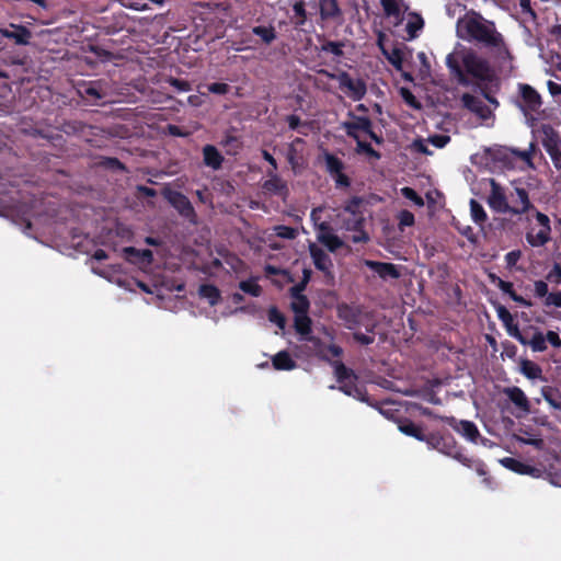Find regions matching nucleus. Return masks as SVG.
Here are the masks:
<instances>
[{"label":"nucleus","instance_id":"5fc2aeb1","mask_svg":"<svg viewBox=\"0 0 561 561\" xmlns=\"http://www.w3.org/2000/svg\"><path fill=\"white\" fill-rule=\"evenodd\" d=\"M121 4L127 9L136 11H145L149 9L145 0H121Z\"/></svg>","mask_w":561,"mask_h":561},{"label":"nucleus","instance_id":"e433bc0d","mask_svg":"<svg viewBox=\"0 0 561 561\" xmlns=\"http://www.w3.org/2000/svg\"><path fill=\"white\" fill-rule=\"evenodd\" d=\"M252 33L254 35L259 36L262 39V42L267 44V45L276 39V32H275V28L272 25H270V26H263V25L254 26L252 28Z\"/></svg>","mask_w":561,"mask_h":561},{"label":"nucleus","instance_id":"6e6d98bb","mask_svg":"<svg viewBox=\"0 0 561 561\" xmlns=\"http://www.w3.org/2000/svg\"><path fill=\"white\" fill-rule=\"evenodd\" d=\"M534 291L536 297L545 299L551 294L549 293L548 284L541 279L534 283Z\"/></svg>","mask_w":561,"mask_h":561},{"label":"nucleus","instance_id":"0eeeda50","mask_svg":"<svg viewBox=\"0 0 561 561\" xmlns=\"http://www.w3.org/2000/svg\"><path fill=\"white\" fill-rule=\"evenodd\" d=\"M337 80L340 83V88L348 90L350 96L354 101H360L365 96L367 88L363 79L355 80L351 77L348 72L342 71L337 76Z\"/></svg>","mask_w":561,"mask_h":561},{"label":"nucleus","instance_id":"72a5a7b5","mask_svg":"<svg viewBox=\"0 0 561 561\" xmlns=\"http://www.w3.org/2000/svg\"><path fill=\"white\" fill-rule=\"evenodd\" d=\"M80 93L82 98L92 101H99L104 98V93L98 81L90 82L88 85L83 88V90Z\"/></svg>","mask_w":561,"mask_h":561},{"label":"nucleus","instance_id":"3c124183","mask_svg":"<svg viewBox=\"0 0 561 561\" xmlns=\"http://www.w3.org/2000/svg\"><path fill=\"white\" fill-rule=\"evenodd\" d=\"M401 194L403 195V197H405L407 199L413 202L417 206H423L424 205L423 198L412 187H409V186L402 187L401 188Z\"/></svg>","mask_w":561,"mask_h":561},{"label":"nucleus","instance_id":"09e8293b","mask_svg":"<svg viewBox=\"0 0 561 561\" xmlns=\"http://www.w3.org/2000/svg\"><path fill=\"white\" fill-rule=\"evenodd\" d=\"M165 83L171 85L176 92H188L191 91L192 87L191 83L183 79H178L173 77H168L165 79Z\"/></svg>","mask_w":561,"mask_h":561},{"label":"nucleus","instance_id":"473e14b6","mask_svg":"<svg viewBox=\"0 0 561 561\" xmlns=\"http://www.w3.org/2000/svg\"><path fill=\"white\" fill-rule=\"evenodd\" d=\"M520 371L528 379H537L542 377L541 367L529 359H522L520 362Z\"/></svg>","mask_w":561,"mask_h":561},{"label":"nucleus","instance_id":"774afa93","mask_svg":"<svg viewBox=\"0 0 561 561\" xmlns=\"http://www.w3.org/2000/svg\"><path fill=\"white\" fill-rule=\"evenodd\" d=\"M430 141L436 148H444L450 141V137L448 135H434L430 138Z\"/></svg>","mask_w":561,"mask_h":561},{"label":"nucleus","instance_id":"4c0bfd02","mask_svg":"<svg viewBox=\"0 0 561 561\" xmlns=\"http://www.w3.org/2000/svg\"><path fill=\"white\" fill-rule=\"evenodd\" d=\"M325 168L330 175L344 171V162L336 156L327 152L324 154Z\"/></svg>","mask_w":561,"mask_h":561},{"label":"nucleus","instance_id":"6ab92c4d","mask_svg":"<svg viewBox=\"0 0 561 561\" xmlns=\"http://www.w3.org/2000/svg\"><path fill=\"white\" fill-rule=\"evenodd\" d=\"M363 199L358 196H353L344 206V210L354 216L352 224H347V229L357 230L363 227L364 218L359 210Z\"/></svg>","mask_w":561,"mask_h":561},{"label":"nucleus","instance_id":"f8f14e48","mask_svg":"<svg viewBox=\"0 0 561 561\" xmlns=\"http://www.w3.org/2000/svg\"><path fill=\"white\" fill-rule=\"evenodd\" d=\"M0 35L13 41L16 45H28L32 38V32L21 24H10V28H0Z\"/></svg>","mask_w":561,"mask_h":561},{"label":"nucleus","instance_id":"2eb2a0df","mask_svg":"<svg viewBox=\"0 0 561 561\" xmlns=\"http://www.w3.org/2000/svg\"><path fill=\"white\" fill-rule=\"evenodd\" d=\"M319 242L325 245L330 252H335L344 247L343 240L332 232V228L328 222H322L319 226Z\"/></svg>","mask_w":561,"mask_h":561},{"label":"nucleus","instance_id":"9d476101","mask_svg":"<svg viewBox=\"0 0 561 561\" xmlns=\"http://www.w3.org/2000/svg\"><path fill=\"white\" fill-rule=\"evenodd\" d=\"M519 92L524 103L522 106L524 114L527 116L529 112H538L542 105L540 94L526 83L519 84Z\"/></svg>","mask_w":561,"mask_h":561},{"label":"nucleus","instance_id":"39448f33","mask_svg":"<svg viewBox=\"0 0 561 561\" xmlns=\"http://www.w3.org/2000/svg\"><path fill=\"white\" fill-rule=\"evenodd\" d=\"M425 443L430 448L436 449L468 468L474 467L480 476L485 474L484 463L481 460H473L466 456L451 434L440 432L428 433Z\"/></svg>","mask_w":561,"mask_h":561},{"label":"nucleus","instance_id":"680f3d73","mask_svg":"<svg viewBox=\"0 0 561 561\" xmlns=\"http://www.w3.org/2000/svg\"><path fill=\"white\" fill-rule=\"evenodd\" d=\"M522 256V252L519 250H513V251H510L505 254V262H506V266L512 268L514 267L517 262L519 261Z\"/></svg>","mask_w":561,"mask_h":561},{"label":"nucleus","instance_id":"bb28decb","mask_svg":"<svg viewBox=\"0 0 561 561\" xmlns=\"http://www.w3.org/2000/svg\"><path fill=\"white\" fill-rule=\"evenodd\" d=\"M272 364L276 370H293L297 364L287 351H280L272 357Z\"/></svg>","mask_w":561,"mask_h":561},{"label":"nucleus","instance_id":"1a4fd4ad","mask_svg":"<svg viewBox=\"0 0 561 561\" xmlns=\"http://www.w3.org/2000/svg\"><path fill=\"white\" fill-rule=\"evenodd\" d=\"M336 313L340 320L344 322V325L348 330H354L360 324L362 308L358 306H352L348 304H340L336 308Z\"/></svg>","mask_w":561,"mask_h":561},{"label":"nucleus","instance_id":"7ed1b4c3","mask_svg":"<svg viewBox=\"0 0 561 561\" xmlns=\"http://www.w3.org/2000/svg\"><path fill=\"white\" fill-rule=\"evenodd\" d=\"M459 38L476 43L499 54H508L503 35L496 30L493 21L485 20L481 14L472 12L457 22Z\"/></svg>","mask_w":561,"mask_h":561},{"label":"nucleus","instance_id":"f257e3e1","mask_svg":"<svg viewBox=\"0 0 561 561\" xmlns=\"http://www.w3.org/2000/svg\"><path fill=\"white\" fill-rule=\"evenodd\" d=\"M446 66L460 85H470V79H472L478 88L491 83L495 84V89H500L496 70L486 58L480 56L473 49L462 51L460 60L455 54H448Z\"/></svg>","mask_w":561,"mask_h":561},{"label":"nucleus","instance_id":"2f4dec72","mask_svg":"<svg viewBox=\"0 0 561 561\" xmlns=\"http://www.w3.org/2000/svg\"><path fill=\"white\" fill-rule=\"evenodd\" d=\"M199 296L207 299L210 306H216L220 301V290L213 284H203L198 289Z\"/></svg>","mask_w":561,"mask_h":561},{"label":"nucleus","instance_id":"412c9836","mask_svg":"<svg viewBox=\"0 0 561 561\" xmlns=\"http://www.w3.org/2000/svg\"><path fill=\"white\" fill-rule=\"evenodd\" d=\"M503 393L510 399V401L518 408L520 411L528 413L530 411V403L525 392L518 387L504 388Z\"/></svg>","mask_w":561,"mask_h":561},{"label":"nucleus","instance_id":"69168bd1","mask_svg":"<svg viewBox=\"0 0 561 561\" xmlns=\"http://www.w3.org/2000/svg\"><path fill=\"white\" fill-rule=\"evenodd\" d=\"M102 165L113 169V170H125V165L117 158H104L102 161Z\"/></svg>","mask_w":561,"mask_h":561},{"label":"nucleus","instance_id":"ea45409f","mask_svg":"<svg viewBox=\"0 0 561 561\" xmlns=\"http://www.w3.org/2000/svg\"><path fill=\"white\" fill-rule=\"evenodd\" d=\"M380 3L388 18H399L401 15L402 0H380Z\"/></svg>","mask_w":561,"mask_h":561},{"label":"nucleus","instance_id":"ddd939ff","mask_svg":"<svg viewBox=\"0 0 561 561\" xmlns=\"http://www.w3.org/2000/svg\"><path fill=\"white\" fill-rule=\"evenodd\" d=\"M266 174L270 179L263 182V191L285 198L289 193L287 183L274 171H267Z\"/></svg>","mask_w":561,"mask_h":561},{"label":"nucleus","instance_id":"9b49d317","mask_svg":"<svg viewBox=\"0 0 561 561\" xmlns=\"http://www.w3.org/2000/svg\"><path fill=\"white\" fill-rule=\"evenodd\" d=\"M461 102L465 108L474 113L481 121H488L493 117L491 108L479 98L470 93H463L461 95Z\"/></svg>","mask_w":561,"mask_h":561},{"label":"nucleus","instance_id":"cd10ccee","mask_svg":"<svg viewBox=\"0 0 561 561\" xmlns=\"http://www.w3.org/2000/svg\"><path fill=\"white\" fill-rule=\"evenodd\" d=\"M399 430L403 434L414 437L417 440L426 442L427 434L424 433L423 428L415 424L413 421L405 419L399 424Z\"/></svg>","mask_w":561,"mask_h":561},{"label":"nucleus","instance_id":"6e6552de","mask_svg":"<svg viewBox=\"0 0 561 561\" xmlns=\"http://www.w3.org/2000/svg\"><path fill=\"white\" fill-rule=\"evenodd\" d=\"M443 422L448 424L453 430L462 435L468 440L476 443L480 436L477 425L472 421L461 420L458 421L454 416L440 417Z\"/></svg>","mask_w":561,"mask_h":561},{"label":"nucleus","instance_id":"7c9ffc66","mask_svg":"<svg viewBox=\"0 0 561 561\" xmlns=\"http://www.w3.org/2000/svg\"><path fill=\"white\" fill-rule=\"evenodd\" d=\"M541 396L550 407L561 411V391L558 388L545 386L541 388Z\"/></svg>","mask_w":561,"mask_h":561},{"label":"nucleus","instance_id":"37998d69","mask_svg":"<svg viewBox=\"0 0 561 561\" xmlns=\"http://www.w3.org/2000/svg\"><path fill=\"white\" fill-rule=\"evenodd\" d=\"M305 5L306 4H305L304 0H296L293 5V11H294L295 18H296V21H295L296 26H302V25H305V23L307 21V11H306Z\"/></svg>","mask_w":561,"mask_h":561},{"label":"nucleus","instance_id":"58836bf2","mask_svg":"<svg viewBox=\"0 0 561 561\" xmlns=\"http://www.w3.org/2000/svg\"><path fill=\"white\" fill-rule=\"evenodd\" d=\"M470 213H471L472 220L477 225H483L488 219V215H486L483 206L478 201H476L473 198L470 201Z\"/></svg>","mask_w":561,"mask_h":561},{"label":"nucleus","instance_id":"4be33fe9","mask_svg":"<svg viewBox=\"0 0 561 561\" xmlns=\"http://www.w3.org/2000/svg\"><path fill=\"white\" fill-rule=\"evenodd\" d=\"M501 463L516 472V473H519V474H528V476H533V477H536L537 473L539 472V470L528 463H525L516 458H513V457H505L501 460Z\"/></svg>","mask_w":561,"mask_h":561},{"label":"nucleus","instance_id":"f3484780","mask_svg":"<svg viewBox=\"0 0 561 561\" xmlns=\"http://www.w3.org/2000/svg\"><path fill=\"white\" fill-rule=\"evenodd\" d=\"M309 252L312 257L313 264L317 270L325 273L331 274V268L333 267V263L329 254L324 252L321 248H319L317 244L311 243L309 245Z\"/></svg>","mask_w":561,"mask_h":561},{"label":"nucleus","instance_id":"de8ad7c7","mask_svg":"<svg viewBox=\"0 0 561 561\" xmlns=\"http://www.w3.org/2000/svg\"><path fill=\"white\" fill-rule=\"evenodd\" d=\"M481 95L495 107L499 106V101L494 98L493 93L497 92L495 84L488 83L479 88Z\"/></svg>","mask_w":561,"mask_h":561},{"label":"nucleus","instance_id":"a19ab883","mask_svg":"<svg viewBox=\"0 0 561 561\" xmlns=\"http://www.w3.org/2000/svg\"><path fill=\"white\" fill-rule=\"evenodd\" d=\"M413 20H410L407 23V32L409 34V38H415L417 36V33L423 28L424 26V20L422 16L417 13H414L412 15Z\"/></svg>","mask_w":561,"mask_h":561},{"label":"nucleus","instance_id":"13d9d810","mask_svg":"<svg viewBox=\"0 0 561 561\" xmlns=\"http://www.w3.org/2000/svg\"><path fill=\"white\" fill-rule=\"evenodd\" d=\"M496 313H497V317L499 319L505 324V325H510L512 324L513 322V316L512 313L508 311V309L503 306V305H499L496 307Z\"/></svg>","mask_w":561,"mask_h":561},{"label":"nucleus","instance_id":"a211bd4d","mask_svg":"<svg viewBox=\"0 0 561 561\" xmlns=\"http://www.w3.org/2000/svg\"><path fill=\"white\" fill-rule=\"evenodd\" d=\"M366 265L378 274V276L382 279L393 278L397 279L401 276V273L397 265L388 262H378V261H366Z\"/></svg>","mask_w":561,"mask_h":561},{"label":"nucleus","instance_id":"a18cd8bd","mask_svg":"<svg viewBox=\"0 0 561 561\" xmlns=\"http://www.w3.org/2000/svg\"><path fill=\"white\" fill-rule=\"evenodd\" d=\"M268 321L276 324L280 330L285 329L286 318L277 307L272 306L267 312Z\"/></svg>","mask_w":561,"mask_h":561},{"label":"nucleus","instance_id":"79ce46f5","mask_svg":"<svg viewBox=\"0 0 561 561\" xmlns=\"http://www.w3.org/2000/svg\"><path fill=\"white\" fill-rule=\"evenodd\" d=\"M293 301L290 304L291 310L295 314L308 313L310 308V301L307 296H298L291 297Z\"/></svg>","mask_w":561,"mask_h":561},{"label":"nucleus","instance_id":"8fccbe9b","mask_svg":"<svg viewBox=\"0 0 561 561\" xmlns=\"http://www.w3.org/2000/svg\"><path fill=\"white\" fill-rule=\"evenodd\" d=\"M274 231L277 237L283 239H295L297 236V230L293 227L285 226V225H278L274 227Z\"/></svg>","mask_w":561,"mask_h":561},{"label":"nucleus","instance_id":"f704fd0d","mask_svg":"<svg viewBox=\"0 0 561 561\" xmlns=\"http://www.w3.org/2000/svg\"><path fill=\"white\" fill-rule=\"evenodd\" d=\"M551 230L540 229L536 234L527 232L526 240L531 247H542L550 241Z\"/></svg>","mask_w":561,"mask_h":561},{"label":"nucleus","instance_id":"e2e57ef3","mask_svg":"<svg viewBox=\"0 0 561 561\" xmlns=\"http://www.w3.org/2000/svg\"><path fill=\"white\" fill-rule=\"evenodd\" d=\"M399 225L410 227L414 225V215L409 210H402L399 214Z\"/></svg>","mask_w":561,"mask_h":561},{"label":"nucleus","instance_id":"4d7b16f0","mask_svg":"<svg viewBox=\"0 0 561 561\" xmlns=\"http://www.w3.org/2000/svg\"><path fill=\"white\" fill-rule=\"evenodd\" d=\"M546 279L550 283L561 284V265L554 263L552 268L547 273Z\"/></svg>","mask_w":561,"mask_h":561},{"label":"nucleus","instance_id":"c03bdc74","mask_svg":"<svg viewBox=\"0 0 561 561\" xmlns=\"http://www.w3.org/2000/svg\"><path fill=\"white\" fill-rule=\"evenodd\" d=\"M239 288L253 297H259L262 294V287L252 279L241 280L239 283Z\"/></svg>","mask_w":561,"mask_h":561},{"label":"nucleus","instance_id":"bf43d9fd","mask_svg":"<svg viewBox=\"0 0 561 561\" xmlns=\"http://www.w3.org/2000/svg\"><path fill=\"white\" fill-rule=\"evenodd\" d=\"M507 328V332L511 336H513L514 339H516L520 344L522 343H525V337L527 335L528 332H522L519 329H518V325L517 324H514L512 322V324L510 325H505Z\"/></svg>","mask_w":561,"mask_h":561},{"label":"nucleus","instance_id":"5701e85b","mask_svg":"<svg viewBox=\"0 0 561 561\" xmlns=\"http://www.w3.org/2000/svg\"><path fill=\"white\" fill-rule=\"evenodd\" d=\"M127 260L134 264L150 265L153 262V253L149 249L138 250L134 247L125 248L124 250Z\"/></svg>","mask_w":561,"mask_h":561},{"label":"nucleus","instance_id":"49530a36","mask_svg":"<svg viewBox=\"0 0 561 561\" xmlns=\"http://www.w3.org/2000/svg\"><path fill=\"white\" fill-rule=\"evenodd\" d=\"M344 46L345 45L343 42L327 41L324 44H322L321 50L324 53H330L335 57H342L344 55Z\"/></svg>","mask_w":561,"mask_h":561},{"label":"nucleus","instance_id":"423d86ee","mask_svg":"<svg viewBox=\"0 0 561 561\" xmlns=\"http://www.w3.org/2000/svg\"><path fill=\"white\" fill-rule=\"evenodd\" d=\"M165 199L170 205L178 210V213L190 222H196L195 209L186 195L179 191L168 190L164 192Z\"/></svg>","mask_w":561,"mask_h":561},{"label":"nucleus","instance_id":"393cba45","mask_svg":"<svg viewBox=\"0 0 561 561\" xmlns=\"http://www.w3.org/2000/svg\"><path fill=\"white\" fill-rule=\"evenodd\" d=\"M529 330L533 331L531 336L529 337L527 334L525 343L522 344L530 346L533 352H545L547 350L546 335L538 328L529 327Z\"/></svg>","mask_w":561,"mask_h":561},{"label":"nucleus","instance_id":"c756f323","mask_svg":"<svg viewBox=\"0 0 561 561\" xmlns=\"http://www.w3.org/2000/svg\"><path fill=\"white\" fill-rule=\"evenodd\" d=\"M312 321L308 313L295 314L294 319V328L298 334L304 336L305 339L311 335L312 331Z\"/></svg>","mask_w":561,"mask_h":561},{"label":"nucleus","instance_id":"dca6fc26","mask_svg":"<svg viewBox=\"0 0 561 561\" xmlns=\"http://www.w3.org/2000/svg\"><path fill=\"white\" fill-rule=\"evenodd\" d=\"M541 133L543 135L542 138V146L547 153L550 156H556L560 153L559 145H560V137L559 134L554 130V128L551 125H542Z\"/></svg>","mask_w":561,"mask_h":561},{"label":"nucleus","instance_id":"f03ea898","mask_svg":"<svg viewBox=\"0 0 561 561\" xmlns=\"http://www.w3.org/2000/svg\"><path fill=\"white\" fill-rule=\"evenodd\" d=\"M308 342L312 344L314 355L334 368V376L339 383L337 389L348 397H353L362 402H367V392L363 386H358V376L352 368H348L342 360H332V358H341L343 348L336 344H325L320 337L308 336Z\"/></svg>","mask_w":561,"mask_h":561},{"label":"nucleus","instance_id":"aec40b11","mask_svg":"<svg viewBox=\"0 0 561 561\" xmlns=\"http://www.w3.org/2000/svg\"><path fill=\"white\" fill-rule=\"evenodd\" d=\"M203 162L206 167L217 171L221 169L225 161L224 156L214 145H205L202 149Z\"/></svg>","mask_w":561,"mask_h":561},{"label":"nucleus","instance_id":"338daca9","mask_svg":"<svg viewBox=\"0 0 561 561\" xmlns=\"http://www.w3.org/2000/svg\"><path fill=\"white\" fill-rule=\"evenodd\" d=\"M549 343L554 348L561 347V337L556 331H548L546 334V344Z\"/></svg>","mask_w":561,"mask_h":561},{"label":"nucleus","instance_id":"c85d7f7f","mask_svg":"<svg viewBox=\"0 0 561 561\" xmlns=\"http://www.w3.org/2000/svg\"><path fill=\"white\" fill-rule=\"evenodd\" d=\"M515 194L517 198L514 201L516 204H519L520 207H513V215H523L527 213L529 209L534 208V205L529 201L528 192L523 187H516Z\"/></svg>","mask_w":561,"mask_h":561},{"label":"nucleus","instance_id":"20e7f679","mask_svg":"<svg viewBox=\"0 0 561 561\" xmlns=\"http://www.w3.org/2000/svg\"><path fill=\"white\" fill-rule=\"evenodd\" d=\"M347 116L352 118V121H345L341 123V128L345 131V134L356 141L355 151L358 154H366L369 158L375 160H379L381 154L379 151L375 150L371 145L367 141H364L359 137V131L365 133L375 144L382 145L383 137L374 131L373 121L368 116H358L355 115L352 111L347 113Z\"/></svg>","mask_w":561,"mask_h":561},{"label":"nucleus","instance_id":"a878e982","mask_svg":"<svg viewBox=\"0 0 561 561\" xmlns=\"http://www.w3.org/2000/svg\"><path fill=\"white\" fill-rule=\"evenodd\" d=\"M378 45L387 58V60L397 69L401 70L403 65V51L400 47H393L391 51H388L382 45V35L378 38Z\"/></svg>","mask_w":561,"mask_h":561},{"label":"nucleus","instance_id":"4468645a","mask_svg":"<svg viewBox=\"0 0 561 561\" xmlns=\"http://www.w3.org/2000/svg\"><path fill=\"white\" fill-rule=\"evenodd\" d=\"M488 203L490 207L497 213H508L513 215V207L508 205L505 193L494 181L492 182V191Z\"/></svg>","mask_w":561,"mask_h":561},{"label":"nucleus","instance_id":"864d4df0","mask_svg":"<svg viewBox=\"0 0 561 561\" xmlns=\"http://www.w3.org/2000/svg\"><path fill=\"white\" fill-rule=\"evenodd\" d=\"M490 278L493 283L496 282V286L504 293V294H507L510 297L512 296V293H514V285L513 283L511 282H507V280H503L502 278L495 276V275H490Z\"/></svg>","mask_w":561,"mask_h":561},{"label":"nucleus","instance_id":"0e129e2a","mask_svg":"<svg viewBox=\"0 0 561 561\" xmlns=\"http://www.w3.org/2000/svg\"><path fill=\"white\" fill-rule=\"evenodd\" d=\"M543 305L546 307L553 306L557 308H561V291L551 293L543 301Z\"/></svg>","mask_w":561,"mask_h":561},{"label":"nucleus","instance_id":"c9c22d12","mask_svg":"<svg viewBox=\"0 0 561 561\" xmlns=\"http://www.w3.org/2000/svg\"><path fill=\"white\" fill-rule=\"evenodd\" d=\"M299 145H305V140L302 138L297 137L289 144L287 149L286 158L293 169H295L299 163V151L297 148Z\"/></svg>","mask_w":561,"mask_h":561},{"label":"nucleus","instance_id":"052dcab7","mask_svg":"<svg viewBox=\"0 0 561 561\" xmlns=\"http://www.w3.org/2000/svg\"><path fill=\"white\" fill-rule=\"evenodd\" d=\"M331 176L333 178L336 187H348L351 185V179L343 171Z\"/></svg>","mask_w":561,"mask_h":561},{"label":"nucleus","instance_id":"b1692460","mask_svg":"<svg viewBox=\"0 0 561 561\" xmlns=\"http://www.w3.org/2000/svg\"><path fill=\"white\" fill-rule=\"evenodd\" d=\"M319 9L323 21L337 20L342 16L337 0H319Z\"/></svg>","mask_w":561,"mask_h":561},{"label":"nucleus","instance_id":"603ef678","mask_svg":"<svg viewBox=\"0 0 561 561\" xmlns=\"http://www.w3.org/2000/svg\"><path fill=\"white\" fill-rule=\"evenodd\" d=\"M206 89L208 93L217 94V95H225L229 93L230 85L224 82H213L209 84H206Z\"/></svg>","mask_w":561,"mask_h":561}]
</instances>
